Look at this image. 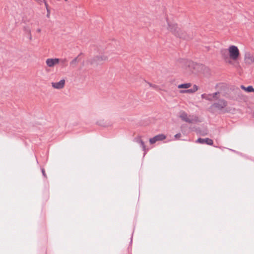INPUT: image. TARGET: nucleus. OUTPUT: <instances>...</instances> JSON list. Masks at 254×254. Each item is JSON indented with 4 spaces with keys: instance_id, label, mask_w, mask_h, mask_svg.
<instances>
[{
    "instance_id": "9",
    "label": "nucleus",
    "mask_w": 254,
    "mask_h": 254,
    "mask_svg": "<svg viewBox=\"0 0 254 254\" xmlns=\"http://www.w3.org/2000/svg\"><path fill=\"white\" fill-rule=\"evenodd\" d=\"M244 61L247 64H251L254 63V55L249 52H247L245 55Z\"/></svg>"
},
{
    "instance_id": "1",
    "label": "nucleus",
    "mask_w": 254,
    "mask_h": 254,
    "mask_svg": "<svg viewBox=\"0 0 254 254\" xmlns=\"http://www.w3.org/2000/svg\"><path fill=\"white\" fill-rule=\"evenodd\" d=\"M228 51L229 59L233 61L237 60L240 55L238 47L234 45L230 46L228 48Z\"/></svg>"
},
{
    "instance_id": "19",
    "label": "nucleus",
    "mask_w": 254,
    "mask_h": 254,
    "mask_svg": "<svg viewBox=\"0 0 254 254\" xmlns=\"http://www.w3.org/2000/svg\"><path fill=\"white\" fill-rule=\"evenodd\" d=\"M210 95H208V94H203L201 95V98L208 101H212V98L211 97H210Z\"/></svg>"
},
{
    "instance_id": "6",
    "label": "nucleus",
    "mask_w": 254,
    "mask_h": 254,
    "mask_svg": "<svg viewBox=\"0 0 254 254\" xmlns=\"http://www.w3.org/2000/svg\"><path fill=\"white\" fill-rule=\"evenodd\" d=\"M227 105V102L224 99L219 100L217 102H215L212 104L213 107L220 110L225 108Z\"/></svg>"
},
{
    "instance_id": "26",
    "label": "nucleus",
    "mask_w": 254,
    "mask_h": 254,
    "mask_svg": "<svg viewBox=\"0 0 254 254\" xmlns=\"http://www.w3.org/2000/svg\"><path fill=\"white\" fill-rule=\"evenodd\" d=\"M44 3V4H45V7H46V9H47V10L49 9V6H48V3H47V1H45Z\"/></svg>"
},
{
    "instance_id": "28",
    "label": "nucleus",
    "mask_w": 254,
    "mask_h": 254,
    "mask_svg": "<svg viewBox=\"0 0 254 254\" xmlns=\"http://www.w3.org/2000/svg\"><path fill=\"white\" fill-rule=\"evenodd\" d=\"M241 88L245 90L246 91V89L247 88L246 87H245L244 85H241Z\"/></svg>"
},
{
    "instance_id": "22",
    "label": "nucleus",
    "mask_w": 254,
    "mask_h": 254,
    "mask_svg": "<svg viewBox=\"0 0 254 254\" xmlns=\"http://www.w3.org/2000/svg\"><path fill=\"white\" fill-rule=\"evenodd\" d=\"M246 91L248 92H254V88L252 86H249L246 89Z\"/></svg>"
},
{
    "instance_id": "3",
    "label": "nucleus",
    "mask_w": 254,
    "mask_h": 254,
    "mask_svg": "<svg viewBox=\"0 0 254 254\" xmlns=\"http://www.w3.org/2000/svg\"><path fill=\"white\" fill-rule=\"evenodd\" d=\"M108 59V57L106 55L103 54L100 56H97L94 57L93 59L90 60L89 62L91 64H98L107 60Z\"/></svg>"
},
{
    "instance_id": "4",
    "label": "nucleus",
    "mask_w": 254,
    "mask_h": 254,
    "mask_svg": "<svg viewBox=\"0 0 254 254\" xmlns=\"http://www.w3.org/2000/svg\"><path fill=\"white\" fill-rule=\"evenodd\" d=\"M168 30L173 33L175 36L178 35V32H181L182 29L177 26V25L174 23H171L167 20Z\"/></svg>"
},
{
    "instance_id": "20",
    "label": "nucleus",
    "mask_w": 254,
    "mask_h": 254,
    "mask_svg": "<svg viewBox=\"0 0 254 254\" xmlns=\"http://www.w3.org/2000/svg\"><path fill=\"white\" fill-rule=\"evenodd\" d=\"M145 82L149 85L150 87L155 89V90H159L158 86L155 84H153L150 82H147L146 81H145Z\"/></svg>"
},
{
    "instance_id": "10",
    "label": "nucleus",
    "mask_w": 254,
    "mask_h": 254,
    "mask_svg": "<svg viewBox=\"0 0 254 254\" xmlns=\"http://www.w3.org/2000/svg\"><path fill=\"white\" fill-rule=\"evenodd\" d=\"M46 63L48 66L50 67H54L55 65L59 63V59H47Z\"/></svg>"
},
{
    "instance_id": "11",
    "label": "nucleus",
    "mask_w": 254,
    "mask_h": 254,
    "mask_svg": "<svg viewBox=\"0 0 254 254\" xmlns=\"http://www.w3.org/2000/svg\"><path fill=\"white\" fill-rule=\"evenodd\" d=\"M176 37L185 40H189L192 38V35L188 34L186 32L184 31L182 29V31L178 32V35H177Z\"/></svg>"
},
{
    "instance_id": "12",
    "label": "nucleus",
    "mask_w": 254,
    "mask_h": 254,
    "mask_svg": "<svg viewBox=\"0 0 254 254\" xmlns=\"http://www.w3.org/2000/svg\"><path fill=\"white\" fill-rule=\"evenodd\" d=\"M196 142L201 144H206L209 145H212L213 144V140L209 138H199L196 140Z\"/></svg>"
},
{
    "instance_id": "21",
    "label": "nucleus",
    "mask_w": 254,
    "mask_h": 254,
    "mask_svg": "<svg viewBox=\"0 0 254 254\" xmlns=\"http://www.w3.org/2000/svg\"><path fill=\"white\" fill-rule=\"evenodd\" d=\"M219 94V92H215L214 93H213L212 94H208V95H210V97H211L213 99H217L218 98L217 97V95Z\"/></svg>"
},
{
    "instance_id": "7",
    "label": "nucleus",
    "mask_w": 254,
    "mask_h": 254,
    "mask_svg": "<svg viewBox=\"0 0 254 254\" xmlns=\"http://www.w3.org/2000/svg\"><path fill=\"white\" fill-rule=\"evenodd\" d=\"M166 136L164 134H159L155 135L152 138L149 139V142L151 144H153L158 141H162L165 139Z\"/></svg>"
},
{
    "instance_id": "27",
    "label": "nucleus",
    "mask_w": 254,
    "mask_h": 254,
    "mask_svg": "<svg viewBox=\"0 0 254 254\" xmlns=\"http://www.w3.org/2000/svg\"><path fill=\"white\" fill-rule=\"evenodd\" d=\"M47 17H49L50 14V9H48V10H47Z\"/></svg>"
},
{
    "instance_id": "13",
    "label": "nucleus",
    "mask_w": 254,
    "mask_h": 254,
    "mask_svg": "<svg viewBox=\"0 0 254 254\" xmlns=\"http://www.w3.org/2000/svg\"><path fill=\"white\" fill-rule=\"evenodd\" d=\"M134 141L136 142L139 143L140 145L142 148L144 152H146L147 151V149L146 148V146L145 145L144 142L143 141V140L141 139V137L140 136H138L134 138Z\"/></svg>"
},
{
    "instance_id": "8",
    "label": "nucleus",
    "mask_w": 254,
    "mask_h": 254,
    "mask_svg": "<svg viewBox=\"0 0 254 254\" xmlns=\"http://www.w3.org/2000/svg\"><path fill=\"white\" fill-rule=\"evenodd\" d=\"M65 80L62 79L59 82H52L51 85L52 87L55 89H63L65 85Z\"/></svg>"
},
{
    "instance_id": "25",
    "label": "nucleus",
    "mask_w": 254,
    "mask_h": 254,
    "mask_svg": "<svg viewBox=\"0 0 254 254\" xmlns=\"http://www.w3.org/2000/svg\"><path fill=\"white\" fill-rule=\"evenodd\" d=\"M42 174H43V175L44 177L46 178L47 176H46V173H45V171L44 170V169H42Z\"/></svg>"
},
{
    "instance_id": "30",
    "label": "nucleus",
    "mask_w": 254,
    "mask_h": 254,
    "mask_svg": "<svg viewBox=\"0 0 254 254\" xmlns=\"http://www.w3.org/2000/svg\"><path fill=\"white\" fill-rule=\"evenodd\" d=\"M65 0V1H67V0Z\"/></svg>"
},
{
    "instance_id": "17",
    "label": "nucleus",
    "mask_w": 254,
    "mask_h": 254,
    "mask_svg": "<svg viewBox=\"0 0 254 254\" xmlns=\"http://www.w3.org/2000/svg\"><path fill=\"white\" fill-rule=\"evenodd\" d=\"M191 86V84L190 83H184V84H181L178 86V88L179 89L181 88H185L188 89Z\"/></svg>"
},
{
    "instance_id": "23",
    "label": "nucleus",
    "mask_w": 254,
    "mask_h": 254,
    "mask_svg": "<svg viewBox=\"0 0 254 254\" xmlns=\"http://www.w3.org/2000/svg\"><path fill=\"white\" fill-rule=\"evenodd\" d=\"M192 89L193 91H194V92H195L198 90V87L196 85H194Z\"/></svg>"
},
{
    "instance_id": "16",
    "label": "nucleus",
    "mask_w": 254,
    "mask_h": 254,
    "mask_svg": "<svg viewBox=\"0 0 254 254\" xmlns=\"http://www.w3.org/2000/svg\"><path fill=\"white\" fill-rule=\"evenodd\" d=\"M24 32L29 36V39H32L31 30L29 27L25 26L23 28Z\"/></svg>"
},
{
    "instance_id": "2",
    "label": "nucleus",
    "mask_w": 254,
    "mask_h": 254,
    "mask_svg": "<svg viewBox=\"0 0 254 254\" xmlns=\"http://www.w3.org/2000/svg\"><path fill=\"white\" fill-rule=\"evenodd\" d=\"M180 118L184 122L189 123H196L198 121V118L193 116H188L184 111H181L180 113Z\"/></svg>"
},
{
    "instance_id": "24",
    "label": "nucleus",
    "mask_w": 254,
    "mask_h": 254,
    "mask_svg": "<svg viewBox=\"0 0 254 254\" xmlns=\"http://www.w3.org/2000/svg\"><path fill=\"white\" fill-rule=\"evenodd\" d=\"M181 137V134L180 133H177L175 135V137L176 139H178Z\"/></svg>"
},
{
    "instance_id": "15",
    "label": "nucleus",
    "mask_w": 254,
    "mask_h": 254,
    "mask_svg": "<svg viewBox=\"0 0 254 254\" xmlns=\"http://www.w3.org/2000/svg\"><path fill=\"white\" fill-rule=\"evenodd\" d=\"M59 63L62 67H66L68 64V60L67 59H59Z\"/></svg>"
},
{
    "instance_id": "14",
    "label": "nucleus",
    "mask_w": 254,
    "mask_h": 254,
    "mask_svg": "<svg viewBox=\"0 0 254 254\" xmlns=\"http://www.w3.org/2000/svg\"><path fill=\"white\" fill-rule=\"evenodd\" d=\"M78 56L73 59L70 62V66L71 68H75L76 67L78 63L79 62V60L78 59Z\"/></svg>"
},
{
    "instance_id": "18",
    "label": "nucleus",
    "mask_w": 254,
    "mask_h": 254,
    "mask_svg": "<svg viewBox=\"0 0 254 254\" xmlns=\"http://www.w3.org/2000/svg\"><path fill=\"white\" fill-rule=\"evenodd\" d=\"M180 92L181 93H194V91H193L192 89H189L187 90H180Z\"/></svg>"
},
{
    "instance_id": "29",
    "label": "nucleus",
    "mask_w": 254,
    "mask_h": 254,
    "mask_svg": "<svg viewBox=\"0 0 254 254\" xmlns=\"http://www.w3.org/2000/svg\"><path fill=\"white\" fill-rule=\"evenodd\" d=\"M41 31V29L40 28H38L37 30V32H38V33H40Z\"/></svg>"
},
{
    "instance_id": "5",
    "label": "nucleus",
    "mask_w": 254,
    "mask_h": 254,
    "mask_svg": "<svg viewBox=\"0 0 254 254\" xmlns=\"http://www.w3.org/2000/svg\"><path fill=\"white\" fill-rule=\"evenodd\" d=\"M220 53L222 59L227 63L232 64V61L229 59V54L228 49H221Z\"/></svg>"
}]
</instances>
